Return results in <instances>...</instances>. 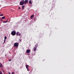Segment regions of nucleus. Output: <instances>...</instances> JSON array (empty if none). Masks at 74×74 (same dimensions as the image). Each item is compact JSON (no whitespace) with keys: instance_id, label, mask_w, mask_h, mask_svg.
Wrapping results in <instances>:
<instances>
[{"instance_id":"obj_1","label":"nucleus","mask_w":74,"mask_h":74,"mask_svg":"<svg viewBox=\"0 0 74 74\" xmlns=\"http://www.w3.org/2000/svg\"><path fill=\"white\" fill-rule=\"evenodd\" d=\"M19 45V43L18 42H16L14 44V47L16 48H18Z\"/></svg>"},{"instance_id":"obj_2","label":"nucleus","mask_w":74,"mask_h":74,"mask_svg":"<svg viewBox=\"0 0 74 74\" xmlns=\"http://www.w3.org/2000/svg\"><path fill=\"white\" fill-rule=\"evenodd\" d=\"M11 34L12 36H15L16 34V32L15 31H12L11 32Z\"/></svg>"},{"instance_id":"obj_3","label":"nucleus","mask_w":74,"mask_h":74,"mask_svg":"<svg viewBox=\"0 0 74 74\" xmlns=\"http://www.w3.org/2000/svg\"><path fill=\"white\" fill-rule=\"evenodd\" d=\"M24 4V0H22L20 2V5H22Z\"/></svg>"},{"instance_id":"obj_4","label":"nucleus","mask_w":74,"mask_h":74,"mask_svg":"<svg viewBox=\"0 0 74 74\" xmlns=\"http://www.w3.org/2000/svg\"><path fill=\"white\" fill-rule=\"evenodd\" d=\"M27 53H30V50L27 49L26 50Z\"/></svg>"},{"instance_id":"obj_5","label":"nucleus","mask_w":74,"mask_h":74,"mask_svg":"<svg viewBox=\"0 0 74 74\" xmlns=\"http://www.w3.org/2000/svg\"><path fill=\"white\" fill-rule=\"evenodd\" d=\"M28 1H28V0H25L24 1V4L25 5L26 3H28Z\"/></svg>"},{"instance_id":"obj_6","label":"nucleus","mask_w":74,"mask_h":74,"mask_svg":"<svg viewBox=\"0 0 74 74\" xmlns=\"http://www.w3.org/2000/svg\"><path fill=\"white\" fill-rule=\"evenodd\" d=\"M34 16V15L32 14V15L31 16L30 18H31V19H33Z\"/></svg>"},{"instance_id":"obj_7","label":"nucleus","mask_w":74,"mask_h":74,"mask_svg":"<svg viewBox=\"0 0 74 74\" xmlns=\"http://www.w3.org/2000/svg\"><path fill=\"white\" fill-rule=\"evenodd\" d=\"M25 67H26V69H27L29 68V66L28 65H26L25 66Z\"/></svg>"},{"instance_id":"obj_8","label":"nucleus","mask_w":74,"mask_h":74,"mask_svg":"<svg viewBox=\"0 0 74 74\" xmlns=\"http://www.w3.org/2000/svg\"><path fill=\"white\" fill-rule=\"evenodd\" d=\"M29 3L30 4H32V1H31V0L29 1Z\"/></svg>"},{"instance_id":"obj_9","label":"nucleus","mask_w":74,"mask_h":74,"mask_svg":"<svg viewBox=\"0 0 74 74\" xmlns=\"http://www.w3.org/2000/svg\"><path fill=\"white\" fill-rule=\"evenodd\" d=\"M36 49H36V47H35L34 49V51H36Z\"/></svg>"},{"instance_id":"obj_10","label":"nucleus","mask_w":74,"mask_h":74,"mask_svg":"<svg viewBox=\"0 0 74 74\" xmlns=\"http://www.w3.org/2000/svg\"><path fill=\"white\" fill-rule=\"evenodd\" d=\"M0 67H3V65H2V64H1V63H0Z\"/></svg>"},{"instance_id":"obj_11","label":"nucleus","mask_w":74,"mask_h":74,"mask_svg":"<svg viewBox=\"0 0 74 74\" xmlns=\"http://www.w3.org/2000/svg\"><path fill=\"white\" fill-rule=\"evenodd\" d=\"M5 18V16H4L3 17H2L1 18V19H4Z\"/></svg>"},{"instance_id":"obj_12","label":"nucleus","mask_w":74,"mask_h":74,"mask_svg":"<svg viewBox=\"0 0 74 74\" xmlns=\"http://www.w3.org/2000/svg\"><path fill=\"white\" fill-rule=\"evenodd\" d=\"M24 8H25V5H23L22 6V9H24Z\"/></svg>"},{"instance_id":"obj_13","label":"nucleus","mask_w":74,"mask_h":74,"mask_svg":"<svg viewBox=\"0 0 74 74\" xmlns=\"http://www.w3.org/2000/svg\"><path fill=\"white\" fill-rule=\"evenodd\" d=\"M4 40H6V39H7V37L6 36H5L4 37Z\"/></svg>"},{"instance_id":"obj_14","label":"nucleus","mask_w":74,"mask_h":74,"mask_svg":"<svg viewBox=\"0 0 74 74\" xmlns=\"http://www.w3.org/2000/svg\"><path fill=\"white\" fill-rule=\"evenodd\" d=\"M18 34H19V32H18L16 33V35H18Z\"/></svg>"},{"instance_id":"obj_15","label":"nucleus","mask_w":74,"mask_h":74,"mask_svg":"<svg viewBox=\"0 0 74 74\" xmlns=\"http://www.w3.org/2000/svg\"><path fill=\"white\" fill-rule=\"evenodd\" d=\"M7 22H8V21H3V23H7Z\"/></svg>"},{"instance_id":"obj_16","label":"nucleus","mask_w":74,"mask_h":74,"mask_svg":"<svg viewBox=\"0 0 74 74\" xmlns=\"http://www.w3.org/2000/svg\"><path fill=\"white\" fill-rule=\"evenodd\" d=\"M3 16V14H2L0 15V16Z\"/></svg>"},{"instance_id":"obj_17","label":"nucleus","mask_w":74,"mask_h":74,"mask_svg":"<svg viewBox=\"0 0 74 74\" xmlns=\"http://www.w3.org/2000/svg\"><path fill=\"white\" fill-rule=\"evenodd\" d=\"M18 36H21V34H18Z\"/></svg>"},{"instance_id":"obj_18","label":"nucleus","mask_w":74,"mask_h":74,"mask_svg":"<svg viewBox=\"0 0 74 74\" xmlns=\"http://www.w3.org/2000/svg\"><path fill=\"white\" fill-rule=\"evenodd\" d=\"M0 74H3V73H2V72H0Z\"/></svg>"},{"instance_id":"obj_19","label":"nucleus","mask_w":74,"mask_h":74,"mask_svg":"<svg viewBox=\"0 0 74 74\" xmlns=\"http://www.w3.org/2000/svg\"><path fill=\"white\" fill-rule=\"evenodd\" d=\"M5 39L4 40V42H3V43H5Z\"/></svg>"},{"instance_id":"obj_20","label":"nucleus","mask_w":74,"mask_h":74,"mask_svg":"<svg viewBox=\"0 0 74 74\" xmlns=\"http://www.w3.org/2000/svg\"><path fill=\"white\" fill-rule=\"evenodd\" d=\"M8 60L10 61H11V59H10V60Z\"/></svg>"},{"instance_id":"obj_21","label":"nucleus","mask_w":74,"mask_h":74,"mask_svg":"<svg viewBox=\"0 0 74 74\" xmlns=\"http://www.w3.org/2000/svg\"><path fill=\"white\" fill-rule=\"evenodd\" d=\"M18 9H19V10H20V9H21V8H20V7H19L18 8Z\"/></svg>"},{"instance_id":"obj_22","label":"nucleus","mask_w":74,"mask_h":74,"mask_svg":"<svg viewBox=\"0 0 74 74\" xmlns=\"http://www.w3.org/2000/svg\"><path fill=\"white\" fill-rule=\"evenodd\" d=\"M29 70V69H27V71H28Z\"/></svg>"},{"instance_id":"obj_23","label":"nucleus","mask_w":74,"mask_h":74,"mask_svg":"<svg viewBox=\"0 0 74 74\" xmlns=\"http://www.w3.org/2000/svg\"><path fill=\"white\" fill-rule=\"evenodd\" d=\"M7 21H8V20H6L5 22H7Z\"/></svg>"},{"instance_id":"obj_24","label":"nucleus","mask_w":74,"mask_h":74,"mask_svg":"<svg viewBox=\"0 0 74 74\" xmlns=\"http://www.w3.org/2000/svg\"><path fill=\"white\" fill-rule=\"evenodd\" d=\"M12 74H14V72H12Z\"/></svg>"},{"instance_id":"obj_25","label":"nucleus","mask_w":74,"mask_h":74,"mask_svg":"<svg viewBox=\"0 0 74 74\" xmlns=\"http://www.w3.org/2000/svg\"><path fill=\"white\" fill-rule=\"evenodd\" d=\"M1 21H2V19H1Z\"/></svg>"},{"instance_id":"obj_26","label":"nucleus","mask_w":74,"mask_h":74,"mask_svg":"<svg viewBox=\"0 0 74 74\" xmlns=\"http://www.w3.org/2000/svg\"><path fill=\"white\" fill-rule=\"evenodd\" d=\"M9 74H11V73H9Z\"/></svg>"},{"instance_id":"obj_27","label":"nucleus","mask_w":74,"mask_h":74,"mask_svg":"<svg viewBox=\"0 0 74 74\" xmlns=\"http://www.w3.org/2000/svg\"><path fill=\"white\" fill-rule=\"evenodd\" d=\"M0 14H1V13H0Z\"/></svg>"}]
</instances>
